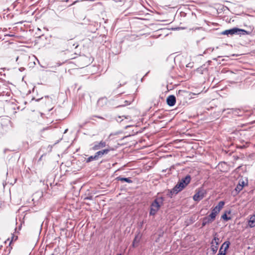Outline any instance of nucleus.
<instances>
[{
    "label": "nucleus",
    "instance_id": "f257e3e1",
    "mask_svg": "<svg viewBox=\"0 0 255 255\" xmlns=\"http://www.w3.org/2000/svg\"><path fill=\"white\" fill-rule=\"evenodd\" d=\"M191 179L190 175H187L185 177L179 180L177 184L170 190H168L167 196L172 198L173 195L177 194L178 192L184 189L190 182Z\"/></svg>",
    "mask_w": 255,
    "mask_h": 255
},
{
    "label": "nucleus",
    "instance_id": "f03ea898",
    "mask_svg": "<svg viewBox=\"0 0 255 255\" xmlns=\"http://www.w3.org/2000/svg\"><path fill=\"white\" fill-rule=\"evenodd\" d=\"M164 198L163 197H157L151 203L150 207L149 215H155L159 210L160 207L163 204Z\"/></svg>",
    "mask_w": 255,
    "mask_h": 255
},
{
    "label": "nucleus",
    "instance_id": "7ed1b4c3",
    "mask_svg": "<svg viewBox=\"0 0 255 255\" xmlns=\"http://www.w3.org/2000/svg\"><path fill=\"white\" fill-rule=\"evenodd\" d=\"M247 33V31L244 29H240L237 27H234L233 28L227 29L222 32V34L227 35H245Z\"/></svg>",
    "mask_w": 255,
    "mask_h": 255
},
{
    "label": "nucleus",
    "instance_id": "20e7f679",
    "mask_svg": "<svg viewBox=\"0 0 255 255\" xmlns=\"http://www.w3.org/2000/svg\"><path fill=\"white\" fill-rule=\"evenodd\" d=\"M206 191L202 188H199L196 190V192L193 196V200L195 201H199L201 200L206 195Z\"/></svg>",
    "mask_w": 255,
    "mask_h": 255
},
{
    "label": "nucleus",
    "instance_id": "39448f33",
    "mask_svg": "<svg viewBox=\"0 0 255 255\" xmlns=\"http://www.w3.org/2000/svg\"><path fill=\"white\" fill-rule=\"evenodd\" d=\"M224 205L225 202L224 201H220L218 205L212 209L211 213L210 214V215H211V217H213L216 219V217L219 214Z\"/></svg>",
    "mask_w": 255,
    "mask_h": 255
},
{
    "label": "nucleus",
    "instance_id": "423d86ee",
    "mask_svg": "<svg viewBox=\"0 0 255 255\" xmlns=\"http://www.w3.org/2000/svg\"><path fill=\"white\" fill-rule=\"evenodd\" d=\"M2 127L11 126V121L8 117H2L0 119Z\"/></svg>",
    "mask_w": 255,
    "mask_h": 255
},
{
    "label": "nucleus",
    "instance_id": "0eeeda50",
    "mask_svg": "<svg viewBox=\"0 0 255 255\" xmlns=\"http://www.w3.org/2000/svg\"><path fill=\"white\" fill-rule=\"evenodd\" d=\"M176 98L174 95H170L166 99L167 104L170 107L174 106L176 103Z\"/></svg>",
    "mask_w": 255,
    "mask_h": 255
},
{
    "label": "nucleus",
    "instance_id": "6e6552de",
    "mask_svg": "<svg viewBox=\"0 0 255 255\" xmlns=\"http://www.w3.org/2000/svg\"><path fill=\"white\" fill-rule=\"evenodd\" d=\"M108 103V99L106 97L100 98L97 101V106L100 108H104L106 106Z\"/></svg>",
    "mask_w": 255,
    "mask_h": 255
},
{
    "label": "nucleus",
    "instance_id": "1a4fd4ad",
    "mask_svg": "<svg viewBox=\"0 0 255 255\" xmlns=\"http://www.w3.org/2000/svg\"><path fill=\"white\" fill-rule=\"evenodd\" d=\"M106 146V142L104 141H101L100 142H95L92 148L94 150L100 149Z\"/></svg>",
    "mask_w": 255,
    "mask_h": 255
},
{
    "label": "nucleus",
    "instance_id": "9d476101",
    "mask_svg": "<svg viewBox=\"0 0 255 255\" xmlns=\"http://www.w3.org/2000/svg\"><path fill=\"white\" fill-rule=\"evenodd\" d=\"M187 92L184 90H179L177 94V98L178 100L181 101L183 96H186Z\"/></svg>",
    "mask_w": 255,
    "mask_h": 255
},
{
    "label": "nucleus",
    "instance_id": "9b49d317",
    "mask_svg": "<svg viewBox=\"0 0 255 255\" xmlns=\"http://www.w3.org/2000/svg\"><path fill=\"white\" fill-rule=\"evenodd\" d=\"M116 179L118 181H121L122 182H126L128 183H131L132 182V181L130 179V178H125L122 177L121 176L117 177Z\"/></svg>",
    "mask_w": 255,
    "mask_h": 255
},
{
    "label": "nucleus",
    "instance_id": "f8f14e48",
    "mask_svg": "<svg viewBox=\"0 0 255 255\" xmlns=\"http://www.w3.org/2000/svg\"><path fill=\"white\" fill-rule=\"evenodd\" d=\"M230 245V242L229 241H226L222 245V247L225 246V249L224 251L223 254L219 253L217 255H225L227 250L229 248V246Z\"/></svg>",
    "mask_w": 255,
    "mask_h": 255
},
{
    "label": "nucleus",
    "instance_id": "ddd939ff",
    "mask_svg": "<svg viewBox=\"0 0 255 255\" xmlns=\"http://www.w3.org/2000/svg\"><path fill=\"white\" fill-rule=\"evenodd\" d=\"M203 219L206 222L207 224L212 223L215 220V219L213 217H211V215H210L208 216L204 217Z\"/></svg>",
    "mask_w": 255,
    "mask_h": 255
},
{
    "label": "nucleus",
    "instance_id": "4468645a",
    "mask_svg": "<svg viewBox=\"0 0 255 255\" xmlns=\"http://www.w3.org/2000/svg\"><path fill=\"white\" fill-rule=\"evenodd\" d=\"M249 225L251 227L255 226V215L252 216L249 221Z\"/></svg>",
    "mask_w": 255,
    "mask_h": 255
},
{
    "label": "nucleus",
    "instance_id": "2eb2a0df",
    "mask_svg": "<svg viewBox=\"0 0 255 255\" xmlns=\"http://www.w3.org/2000/svg\"><path fill=\"white\" fill-rule=\"evenodd\" d=\"M197 71L202 74L207 73V68L204 67H201L197 69Z\"/></svg>",
    "mask_w": 255,
    "mask_h": 255
},
{
    "label": "nucleus",
    "instance_id": "dca6fc26",
    "mask_svg": "<svg viewBox=\"0 0 255 255\" xmlns=\"http://www.w3.org/2000/svg\"><path fill=\"white\" fill-rule=\"evenodd\" d=\"M211 250L213 252V253H215L217 252L218 249V246L217 245H214L213 241H212L211 243Z\"/></svg>",
    "mask_w": 255,
    "mask_h": 255
},
{
    "label": "nucleus",
    "instance_id": "f3484780",
    "mask_svg": "<svg viewBox=\"0 0 255 255\" xmlns=\"http://www.w3.org/2000/svg\"><path fill=\"white\" fill-rule=\"evenodd\" d=\"M98 160L96 154L94 155L90 156L88 158L86 159V162H90L93 160Z\"/></svg>",
    "mask_w": 255,
    "mask_h": 255
},
{
    "label": "nucleus",
    "instance_id": "a211bd4d",
    "mask_svg": "<svg viewBox=\"0 0 255 255\" xmlns=\"http://www.w3.org/2000/svg\"><path fill=\"white\" fill-rule=\"evenodd\" d=\"M212 241H213L214 244L215 243L216 245H217V246L219 245V243H220V239L217 237V233H216L215 234L214 239Z\"/></svg>",
    "mask_w": 255,
    "mask_h": 255
},
{
    "label": "nucleus",
    "instance_id": "6ab92c4d",
    "mask_svg": "<svg viewBox=\"0 0 255 255\" xmlns=\"http://www.w3.org/2000/svg\"><path fill=\"white\" fill-rule=\"evenodd\" d=\"M243 185H241L240 184L238 183V184L237 185L235 190L237 193H239L243 189Z\"/></svg>",
    "mask_w": 255,
    "mask_h": 255
},
{
    "label": "nucleus",
    "instance_id": "aec40b11",
    "mask_svg": "<svg viewBox=\"0 0 255 255\" xmlns=\"http://www.w3.org/2000/svg\"><path fill=\"white\" fill-rule=\"evenodd\" d=\"M95 154H96L98 159H99V158H101V157H102L103 156V153H102L101 150L95 153Z\"/></svg>",
    "mask_w": 255,
    "mask_h": 255
},
{
    "label": "nucleus",
    "instance_id": "412c9836",
    "mask_svg": "<svg viewBox=\"0 0 255 255\" xmlns=\"http://www.w3.org/2000/svg\"><path fill=\"white\" fill-rule=\"evenodd\" d=\"M222 218L223 220H225V221H229V220H231V217H228V216H227V214H226V213H225V214H223V215L222 216Z\"/></svg>",
    "mask_w": 255,
    "mask_h": 255
},
{
    "label": "nucleus",
    "instance_id": "4be33fe9",
    "mask_svg": "<svg viewBox=\"0 0 255 255\" xmlns=\"http://www.w3.org/2000/svg\"><path fill=\"white\" fill-rule=\"evenodd\" d=\"M214 49V48H207L204 52V54H207V53H211V52H212L213 51Z\"/></svg>",
    "mask_w": 255,
    "mask_h": 255
},
{
    "label": "nucleus",
    "instance_id": "5701e85b",
    "mask_svg": "<svg viewBox=\"0 0 255 255\" xmlns=\"http://www.w3.org/2000/svg\"><path fill=\"white\" fill-rule=\"evenodd\" d=\"M94 118H97L102 120H104L103 117L99 116H92L90 117L89 119L91 120H94Z\"/></svg>",
    "mask_w": 255,
    "mask_h": 255
},
{
    "label": "nucleus",
    "instance_id": "b1692460",
    "mask_svg": "<svg viewBox=\"0 0 255 255\" xmlns=\"http://www.w3.org/2000/svg\"><path fill=\"white\" fill-rule=\"evenodd\" d=\"M103 155L107 154L109 153L110 150L108 149H105L104 150H101Z\"/></svg>",
    "mask_w": 255,
    "mask_h": 255
},
{
    "label": "nucleus",
    "instance_id": "393cba45",
    "mask_svg": "<svg viewBox=\"0 0 255 255\" xmlns=\"http://www.w3.org/2000/svg\"><path fill=\"white\" fill-rule=\"evenodd\" d=\"M207 224L206 222L204 220V219H202V228L205 226Z\"/></svg>",
    "mask_w": 255,
    "mask_h": 255
},
{
    "label": "nucleus",
    "instance_id": "a878e982",
    "mask_svg": "<svg viewBox=\"0 0 255 255\" xmlns=\"http://www.w3.org/2000/svg\"><path fill=\"white\" fill-rule=\"evenodd\" d=\"M207 224L206 222L204 220V219H202V228L205 226Z\"/></svg>",
    "mask_w": 255,
    "mask_h": 255
},
{
    "label": "nucleus",
    "instance_id": "bb28decb",
    "mask_svg": "<svg viewBox=\"0 0 255 255\" xmlns=\"http://www.w3.org/2000/svg\"><path fill=\"white\" fill-rule=\"evenodd\" d=\"M239 183L241 185H243V187H244V186L245 185V182L243 180V181L240 180L239 182Z\"/></svg>",
    "mask_w": 255,
    "mask_h": 255
},
{
    "label": "nucleus",
    "instance_id": "cd10ccee",
    "mask_svg": "<svg viewBox=\"0 0 255 255\" xmlns=\"http://www.w3.org/2000/svg\"><path fill=\"white\" fill-rule=\"evenodd\" d=\"M122 118V117H118V118L116 119V120L118 122H121L122 121H123V119H122L121 120V119Z\"/></svg>",
    "mask_w": 255,
    "mask_h": 255
},
{
    "label": "nucleus",
    "instance_id": "c85d7f7f",
    "mask_svg": "<svg viewBox=\"0 0 255 255\" xmlns=\"http://www.w3.org/2000/svg\"><path fill=\"white\" fill-rule=\"evenodd\" d=\"M11 241L13 240H16L17 238V236H15L14 235H12V238H11Z\"/></svg>",
    "mask_w": 255,
    "mask_h": 255
},
{
    "label": "nucleus",
    "instance_id": "c756f323",
    "mask_svg": "<svg viewBox=\"0 0 255 255\" xmlns=\"http://www.w3.org/2000/svg\"><path fill=\"white\" fill-rule=\"evenodd\" d=\"M138 243V241H136V237H135L133 241V243H132V245H133V246H135V243Z\"/></svg>",
    "mask_w": 255,
    "mask_h": 255
},
{
    "label": "nucleus",
    "instance_id": "7c9ffc66",
    "mask_svg": "<svg viewBox=\"0 0 255 255\" xmlns=\"http://www.w3.org/2000/svg\"><path fill=\"white\" fill-rule=\"evenodd\" d=\"M138 243V241H136V237H135L133 241V243H132V245H133V246H135V243Z\"/></svg>",
    "mask_w": 255,
    "mask_h": 255
},
{
    "label": "nucleus",
    "instance_id": "2f4dec72",
    "mask_svg": "<svg viewBox=\"0 0 255 255\" xmlns=\"http://www.w3.org/2000/svg\"><path fill=\"white\" fill-rule=\"evenodd\" d=\"M223 247H222V246L221 247V248L220 249V250H219V253H221V254H223V253H224V252H223V251H222Z\"/></svg>",
    "mask_w": 255,
    "mask_h": 255
},
{
    "label": "nucleus",
    "instance_id": "473e14b6",
    "mask_svg": "<svg viewBox=\"0 0 255 255\" xmlns=\"http://www.w3.org/2000/svg\"><path fill=\"white\" fill-rule=\"evenodd\" d=\"M73 46H75V48H77V47H78V46L79 45H78V44H73Z\"/></svg>",
    "mask_w": 255,
    "mask_h": 255
},
{
    "label": "nucleus",
    "instance_id": "72a5a7b5",
    "mask_svg": "<svg viewBox=\"0 0 255 255\" xmlns=\"http://www.w3.org/2000/svg\"><path fill=\"white\" fill-rule=\"evenodd\" d=\"M24 70V68H19V70H20V71H23V70Z\"/></svg>",
    "mask_w": 255,
    "mask_h": 255
},
{
    "label": "nucleus",
    "instance_id": "f704fd0d",
    "mask_svg": "<svg viewBox=\"0 0 255 255\" xmlns=\"http://www.w3.org/2000/svg\"><path fill=\"white\" fill-rule=\"evenodd\" d=\"M122 117H124L125 119H128V117L126 116H122Z\"/></svg>",
    "mask_w": 255,
    "mask_h": 255
},
{
    "label": "nucleus",
    "instance_id": "c9c22d12",
    "mask_svg": "<svg viewBox=\"0 0 255 255\" xmlns=\"http://www.w3.org/2000/svg\"><path fill=\"white\" fill-rule=\"evenodd\" d=\"M86 199H91V197H87V198H86Z\"/></svg>",
    "mask_w": 255,
    "mask_h": 255
},
{
    "label": "nucleus",
    "instance_id": "e433bc0d",
    "mask_svg": "<svg viewBox=\"0 0 255 255\" xmlns=\"http://www.w3.org/2000/svg\"><path fill=\"white\" fill-rule=\"evenodd\" d=\"M232 110H234V111H236L237 109H232Z\"/></svg>",
    "mask_w": 255,
    "mask_h": 255
},
{
    "label": "nucleus",
    "instance_id": "4c0bfd02",
    "mask_svg": "<svg viewBox=\"0 0 255 255\" xmlns=\"http://www.w3.org/2000/svg\"><path fill=\"white\" fill-rule=\"evenodd\" d=\"M67 130H68V129H66L65 130L64 133H65L66 132H67Z\"/></svg>",
    "mask_w": 255,
    "mask_h": 255
},
{
    "label": "nucleus",
    "instance_id": "58836bf2",
    "mask_svg": "<svg viewBox=\"0 0 255 255\" xmlns=\"http://www.w3.org/2000/svg\"><path fill=\"white\" fill-rule=\"evenodd\" d=\"M9 36H13V35H9Z\"/></svg>",
    "mask_w": 255,
    "mask_h": 255
},
{
    "label": "nucleus",
    "instance_id": "ea45409f",
    "mask_svg": "<svg viewBox=\"0 0 255 255\" xmlns=\"http://www.w3.org/2000/svg\"><path fill=\"white\" fill-rule=\"evenodd\" d=\"M120 86H121V84H120L119 85V86H118V87H120Z\"/></svg>",
    "mask_w": 255,
    "mask_h": 255
},
{
    "label": "nucleus",
    "instance_id": "a19ab883",
    "mask_svg": "<svg viewBox=\"0 0 255 255\" xmlns=\"http://www.w3.org/2000/svg\"><path fill=\"white\" fill-rule=\"evenodd\" d=\"M68 0H66L65 1H68Z\"/></svg>",
    "mask_w": 255,
    "mask_h": 255
},
{
    "label": "nucleus",
    "instance_id": "79ce46f5",
    "mask_svg": "<svg viewBox=\"0 0 255 255\" xmlns=\"http://www.w3.org/2000/svg\"><path fill=\"white\" fill-rule=\"evenodd\" d=\"M121 255V254H118V255Z\"/></svg>",
    "mask_w": 255,
    "mask_h": 255
}]
</instances>
